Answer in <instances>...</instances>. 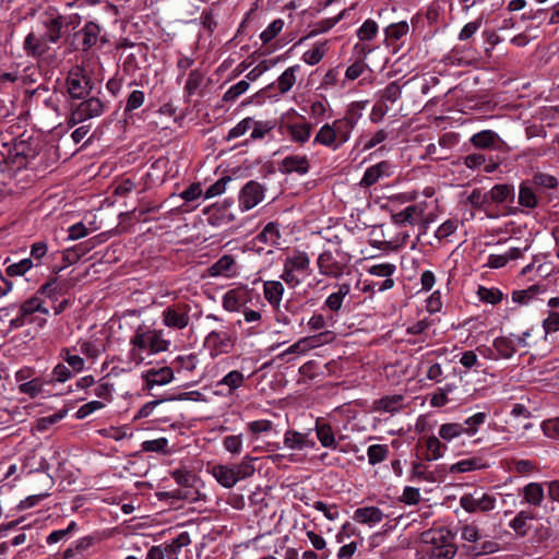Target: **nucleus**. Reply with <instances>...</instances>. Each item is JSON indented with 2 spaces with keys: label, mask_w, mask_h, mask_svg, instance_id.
I'll return each instance as SVG.
<instances>
[{
  "label": "nucleus",
  "mask_w": 559,
  "mask_h": 559,
  "mask_svg": "<svg viewBox=\"0 0 559 559\" xmlns=\"http://www.w3.org/2000/svg\"><path fill=\"white\" fill-rule=\"evenodd\" d=\"M418 559H452L456 554L453 534L444 528H432L421 534Z\"/></svg>",
  "instance_id": "f257e3e1"
},
{
  "label": "nucleus",
  "mask_w": 559,
  "mask_h": 559,
  "mask_svg": "<svg viewBox=\"0 0 559 559\" xmlns=\"http://www.w3.org/2000/svg\"><path fill=\"white\" fill-rule=\"evenodd\" d=\"M34 156L35 151L24 142L15 144L8 158L2 163L0 162V169L3 177H5L7 174L8 178H14L19 183H24L27 177L24 176V171L27 170V165Z\"/></svg>",
  "instance_id": "f03ea898"
},
{
  "label": "nucleus",
  "mask_w": 559,
  "mask_h": 559,
  "mask_svg": "<svg viewBox=\"0 0 559 559\" xmlns=\"http://www.w3.org/2000/svg\"><path fill=\"white\" fill-rule=\"evenodd\" d=\"M130 344L133 346L131 355L133 359L140 364L143 358L135 354V349L146 350L148 349L152 354L166 352L169 347V341L163 337V331L150 330L144 326H139L134 335L130 340Z\"/></svg>",
  "instance_id": "7ed1b4c3"
},
{
  "label": "nucleus",
  "mask_w": 559,
  "mask_h": 559,
  "mask_svg": "<svg viewBox=\"0 0 559 559\" xmlns=\"http://www.w3.org/2000/svg\"><path fill=\"white\" fill-rule=\"evenodd\" d=\"M41 33L37 39V53L44 52L41 46L47 43L57 44L67 28V22L56 9H49L40 15Z\"/></svg>",
  "instance_id": "20e7f679"
},
{
  "label": "nucleus",
  "mask_w": 559,
  "mask_h": 559,
  "mask_svg": "<svg viewBox=\"0 0 559 559\" xmlns=\"http://www.w3.org/2000/svg\"><path fill=\"white\" fill-rule=\"evenodd\" d=\"M237 342V335L231 329L223 325L221 329L212 330L204 338V347L212 358L233 352Z\"/></svg>",
  "instance_id": "39448f33"
},
{
  "label": "nucleus",
  "mask_w": 559,
  "mask_h": 559,
  "mask_svg": "<svg viewBox=\"0 0 559 559\" xmlns=\"http://www.w3.org/2000/svg\"><path fill=\"white\" fill-rule=\"evenodd\" d=\"M317 265L320 274L331 278H338L344 274L346 261L341 251L324 250L319 254Z\"/></svg>",
  "instance_id": "423d86ee"
},
{
  "label": "nucleus",
  "mask_w": 559,
  "mask_h": 559,
  "mask_svg": "<svg viewBox=\"0 0 559 559\" xmlns=\"http://www.w3.org/2000/svg\"><path fill=\"white\" fill-rule=\"evenodd\" d=\"M191 306L177 302L167 306L162 312L163 324L173 330H183L190 324Z\"/></svg>",
  "instance_id": "0eeeda50"
},
{
  "label": "nucleus",
  "mask_w": 559,
  "mask_h": 559,
  "mask_svg": "<svg viewBox=\"0 0 559 559\" xmlns=\"http://www.w3.org/2000/svg\"><path fill=\"white\" fill-rule=\"evenodd\" d=\"M67 86L72 98L82 99L92 91L93 82L84 68L75 67L69 71Z\"/></svg>",
  "instance_id": "6e6552de"
},
{
  "label": "nucleus",
  "mask_w": 559,
  "mask_h": 559,
  "mask_svg": "<svg viewBox=\"0 0 559 559\" xmlns=\"http://www.w3.org/2000/svg\"><path fill=\"white\" fill-rule=\"evenodd\" d=\"M104 110L105 105L99 98L90 97L72 109L69 118V124L73 127L87 119L98 117L104 112Z\"/></svg>",
  "instance_id": "1a4fd4ad"
},
{
  "label": "nucleus",
  "mask_w": 559,
  "mask_h": 559,
  "mask_svg": "<svg viewBox=\"0 0 559 559\" xmlns=\"http://www.w3.org/2000/svg\"><path fill=\"white\" fill-rule=\"evenodd\" d=\"M460 506L468 513L488 512L495 509L496 498L488 493H465L460 498Z\"/></svg>",
  "instance_id": "9d476101"
},
{
  "label": "nucleus",
  "mask_w": 559,
  "mask_h": 559,
  "mask_svg": "<svg viewBox=\"0 0 559 559\" xmlns=\"http://www.w3.org/2000/svg\"><path fill=\"white\" fill-rule=\"evenodd\" d=\"M360 114L355 105H352L345 116L341 119H336L333 121V127L338 139V144L343 145L346 143L352 134V131L355 129Z\"/></svg>",
  "instance_id": "9b49d317"
},
{
  "label": "nucleus",
  "mask_w": 559,
  "mask_h": 559,
  "mask_svg": "<svg viewBox=\"0 0 559 559\" xmlns=\"http://www.w3.org/2000/svg\"><path fill=\"white\" fill-rule=\"evenodd\" d=\"M264 198V188L257 181L247 182L239 194V207L249 211L257 206Z\"/></svg>",
  "instance_id": "f8f14e48"
},
{
  "label": "nucleus",
  "mask_w": 559,
  "mask_h": 559,
  "mask_svg": "<svg viewBox=\"0 0 559 559\" xmlns=\"http://www.w3.org/2000/svg\"><path fill=\"white\" fill-rule=\"evenodd\" d=\"M427 203L418 202L406 206L404 210L392 215V222L397 226L412 225L415 226L427 212Z\"/></svg>",
  "instance_id": "ddd939ff"
},
{
  "label": "nucleus",
  "mask_w": 559,
  "mask_h": 559,
  "mask_svg": "<svg viewBox=\"0 0 559 559\" xmlns=\"http://www.w3.org/2000/svg\"><path fill=\"white\" fill-rule=\"evenodd\" d=\"M392 174V165L388 160H382L376 165L368 167L361 178L359 186L369 188L377 183L384 177H390Z\"/></svg>",
  "instance_id": "4468645a"
},
{
  "label": "nucleus",
  "mask_w": 559,
  "mask_h": 559,
  "mask_svg": "<svg viewBox=\"0 0 559 559\" xmlns=\"http://www.w3.org/2000/svg\"><path fill=\"white\" fill-rule=\"evenodd\" d=\"M142 379L145 382V389L152 390L155 385H165L171 382L174 371L170 367L151 368L143 372Z\"/></svg>",
  "instance_id": "2eb2a0df"
},
{
  "label": "nucleus",
  "mask_w": 559,
  "mask_h": 559,
  "mask_svg": "<svg viewBox=\"0 0 559 559\" xmlns=\"http://www.w3.org/2000/svg\"><path fill=\"white\" fill-rule=\"evenodd\" d=\"M50 465L46 459H43L37 467V502L48 497L49 491L53 488L55 479L49 473Z\"/></svg>",
  "instance_id": "dca6fc26"
},
{
  "label": "nucleus",
  "mask_w": 559,
  "mask_h": 559,
  "mask_svg": "<svg viewBox=\"0 0 559 559\" xmlns=\"http://www.w3.org/2000/svg\"><path fill=\"white\" fill-rule=\"evenodd\" d=\"M248 301V290L237 287L227 290L222 299L223 308L228 312L239 311Z\"/></svg>",
  "instance_id": "f3484780"
},
{
  "label": "nucleus",
  "mask_w": 559,
  "mask_h": 559,
  "mask_svg": "<svg viewBox=\"0 0 559 559\" xmlns=\"http://www.w3.org/2000/svg\"><path fill=\"white\" fill-rule=\"evenodd\" d=\"M207 273L212 277L224 276L227 278L236 274V260L233 255L224 254L214 264H212Z\"/></svg>",
  "instance_id": "a211bd4d"
},
{
  "label": "nucleus",
  "mask_w": 559,
  "mask_h": 559,
  "mask_svg": "<svg viewBox=\"0 0 559 559\" xmlns=\"http://www.w3.org/2000/svg\"><path fill=\"white\" fill-rule=\"evenodd\" d=\"M300 72V66L295 64L287 68L277 79L269 85V88H276L280 94L288 93L297 81V74Z\"/></svg>",
  "instance_id": "6ab92c4d"
},
{
  "label": "nucleus",
  "mask_w": 559,
  "mask_h": 559,
  "mask_svg": "<svg viewBox=\"0 0 559 559\" xmlns=\"http://www.w3.org/2000/svg\"><path fill=\"white\" fill-rule=\"evenodd\" d=\"M320 337H321V334L300 338L299 341H297L296 343L290 345L287 349H285L283 353H281L277 356V359L285 360V358L288 355H292V354L300 355V354H305V353L309 352L310 349L316 348L320 344ZM286 361H288V359H286Z\"/></svg>",
  "instance_id": "aec40b11"
},
{
  "label": "nucleus",
  "mask_w": 559,
  "mask_h": 559,
  "mask_svg": "<svg viewBox=\"0 0 559 559\" xmlns=\"http://www.w3.org/2000/svg\"><path fill=\"white\" fill-rule=\"evenodd\" d=\"M284 444L290 450L300 451L306 448H314L316 442L309 438V433L287 430L284 435Z\"/></svg>",
  "instance_id": "412c9836"
},
{
  "label": "nucleus",
  "mask_w": 559,
  "mask_h": 559,
  "mask_svg": "<svg viewBox=\"0 0 559 559\" xmlns=\"http://www.w3.org/2000/svg\"><path fill=\"white\" fill-rule=\"evenodd\" d=\"M281 170L286 174L297 173L305 175L309 170V160L305 155H289L281 163Z\"/></svg>",
  "instance_id": "4be33fe9"
},
{
  "label": "nucleus",
  "mask_w": 559,
  "mask_h": 559,
  "mask_svg": "<svg viewBox=\"0 0 559 559\" xmlns=\"http://www.w3.org/2000/svg\"><path fill=\"white\" fill-rule=\"evenodd\" d=\"M211 474L225 488H231L238 483L234 465H214Z\"/></svg>",
  "instance_id": "5701e85b"
},
{
  "label": "nucleus",
  "mask_w": 559,
  "mask_h": 559,
  "mask_svg": "<svg viewBox=\"0 0 559 559\" xmlns=\"http://www.w3.org/2000/svg\"><path fill=\"white\" fill-rule=\"evenodd\" d=\"M403 401L401 394L386 395L373 402V411L394 414L403 408Z\"/></svg>",
  "instance_id": "b1692460"
},
{
  "label": "nucleus",
  "mask_w": 559,
  "mask_h": 559,
  "mask_svg": "<svg viewBox=\"0 0 559 559\" xmlns=\"http://www.w3.org/2000/svg\"><path fill=\"white\" fill-rule=\"evenodd\" d=\"M59 103H60V94H58L57 92H53L47 99L44 100L45 107L50 110V114H48L50 121L43 122V127L40 128V131L49 132L50 130H52L53 128H56L57 126L60 124L59 119H58Z\"/></svg>",
  "instance_id": "393cba45"
},
{
  "label": "nucleus",
  "mask_w": 559,
  "mask_h": 559,
  "mask_svg": "<svg viewBox=\"0 0 559 559\" xmlns=\"http://www.w3.org/2000/svg\"><path fill=\"white\" fill-rule=\"evenodd\" d=\"M284 294V286L280 281H266L263 284V295L269 304L278 309Z\"/></svg>",
  "instance_id": "a878e982"
},
{
  "label": "nucleus",
  "mask_w": 559,
  "mask_h": 559,
  "mask_svg": "<svg viewBox=\"0 0 559 559\" xmlns=\"http://www.w3.org/2000/svg\"><path fill=\"white\" fill-rule=\"evenodd\" d=\"M246 382V377L239 370H231L225 374L216 384L218 388H226L227 395H233Z\"/></svg>",
  "instance_id": "bb28decb"
},
{
  "label": "nucleus",
  "mask_w": 559,
  "mask_h": 559,
  "mask_svg": "<svg viewBox=\"0 0 559 559\" xmlns=\"http://www.w3.org/2000/svg\"><path fill=\"white\" fill-rule=\"evenodd\" d=\"M313 143L332 147L333 150H337L341 146L332 123H325L320 128L314 136Z\"/></svg>",
  "instance_id": "cd10ccee"
},
{
  "label": "nucleus",
  "mask_w": 559,
  "mask_h": 559,
  "mask_svg": "<svg viewBox=\"0 0 559 559\" xmlns=\"http://www.w3.org/2000/svg\"><path fill=\"white\" fill-rule=\"evenodd\" d=\"M314 429L318 440L320 441L322 447L331 449L336 448L337 442L335 440L333 429L329 424L322 421L321 419H317Z\"/></svg>",
  "instance_id": "c85d7f7f"
},
{
  "label": "nucleus",
  "mask_w": 559,
  "mask_h": 559,
  "mask_svg": "<svg viewBox=\"0 0 559 559\" xmlns=\"http://www.w3.org/2000/svg\"><path fill=\"white\" fill-rule=\"evenodd\" d=\"M383 512L377 507L359 508L355 511L354 519L365 524H376L383 520Z\"/></svg>",
  "instance_id": "c756f323"
},
{
  "label": "nucleus",
  "mask_w": 559,
  "mask_h": 559,
  "mask_svg": "<svg viewBox=\"0 0 559 559\" xmlns=\"http://www.w3.org/2000/svg\"><path fill=\"white\" fill-rule=\"evenodd\" d=\"M469 141L475 147L486 150L495 147L499 141V135L492 130H483L475 133Z\"/></svg>",
  "instance_id": "7c9ffc66"
},
{
  "label": "nucleus",
  "mask_w": 559,
  "mask_h": 559,
  "mask_svg": "<svg viewBox=\"0 0 559 559\" xmlns=\"http://www.w3.org/2000/svg\"><path fill=\"white\" fill-rule=\"evenodd\" d=\"M100 27L94 22H88L79 32V36L82 37L83 50L92 48L98 40Z\"/></svg>",
  "instance_id": "2f4dec72"
},
{
  "label": "nucleus",
  "mask_w": 559,
  "mask_h": 559,
  "mask_svg": "<svg viewBox=\"0 0 559 559\" xmlns=\"http://www.w3.org/2000/svg\"><path fill=\"white\" fill-rule=\"evenodd\" d=\"M350 285L343 283L338 285L337 292L332 293L325 299V306L333 312H338L342 308L344 298L349 294Z\"/></svg>",
  "instance_id": "473e14b6"
},
{
  "label": "nucleus",
  "mask_w": 559,
  "mask_h": 559,
  "mask_svg": "<svg viewBox=\"0 0 559 559\" xmlns=\"http://www.w3.org/2000/svg\"><path fill=\"white\" fill-rule=\"evenodd\" d=\"M4 263H9L7 266V274L9 276H23L27 271H29L33 267V260L32 258H24L21 260H14L12 258H7Z\"/></svg>",
  "instance_id": "72a5a7b5"
},
{
  "label": "nucleus",
  "mask_w": 559,
  "mask_h": 559,
  "mask_svg": "<svg viewBox=\"0 0 559 559\" xmlns=\"http://www.w3.org/2000/svg\"><path fill=\"white\" fill-rule=\"evenodd\" d=\"M535 519V514L532 511L523 510L520 511L516 516L510 522V527L519 535L525 536L530 530L528 521Z\"/></svg>",
  "instance_id": "f704fd0d"
},
{
  "label": "nucleus",
  "mask_w": 559,
  "mask_h": 559,
  "mask_svg": "<svg viewBox=\"0 0 559 559\" xmlns=\"http://www.w3.org/2000/svg\"><path fill=\"white\" fill-rule=\"evenodd\" d=\"M523 499L525 502L539 507L544 500V488L538 483H530L523 488Z\"/></svg>",
  "instance_id": "c9c22d12"
},
{
  "label": "nucleus",
  "mask_w": 559,
  "mask_h": 559,
  "mask_svg": "<svg viewBox=\"0 0 559 559\" xmlns=\"http://www.w3.org/2000/svg\"><path fill=\"white\" fill-rule=\"evenodd\" d=\"M344 13H345V11H342L338 15H336L334 17H330V19H325V20L317 22L314 24L313 28L310 31V33L306 37L300 38L298 44L302 43L307 38L314 37L319 34H323V33H326L328 31H330L343 19Z\"/></svg>",
  "instance_id": "e433bc0d"
},
{
  "label": "nucleus",
  "mask_w": 559,
  "mask_h": 559,
  "mask_svg": "<svg viewBox=\"0 0 559 559\" xmlns=\"http://www.w3.org/2000/svg\"><path fill=\"white\" fill-rule=\"evenodd\" d=\"M546 292V287L542 284H535L530 286L527 289L514 290L512 299L514 302L525 305L528 304L535 296Z\"/></svg>",
  "instance_id": "4c0bfd02"
},
{
  "label": "nucleus",
  "mask_w": 559,
  "mask_h": 559,
  "mask_svg": "<svg viewBox=\"0 0 559 559\" xmlns=\"http://www.w3.org/2000/svg\"><path fill=\"white\" fill-rule=\"evenodd\" d=\"M35 312V302L34 298H29L26 300L20 308V314L15 319L11 321V324L15 328H20L25 323L33 322V314Z\"/></svg>",
  "instance_id": "58836bf2"
},
{
  "label": "nucleus",
  "mask_w": 559,
  "mask_h": 559,
  "mask_svg": "<svg viewBox=\"0 0 559 559\" xmlns=\"http://www.w3.org/2000/svg\"><path fill=\"white\" fill-rule=\"evenodd\" d=\"M513 188L509 185H496L486 193L487 201L493 203H502L510 197H513Z\"/></svg>",
  "instance_id": "ea45409f"
},
{
  "label": "nucleus",
  "mask_w": 559,
  "mask_h": 559,
  "mask_svg": "<svg viewBox=\"0 0 559 559\" xmlns=\"http://www.w3.org/2000/svg\"><path fill=\"white\" fill-rule=\"evenodd\" d=\"M284 263L295 272H306L310 267V259L306 252H295L287 257Z\"/></svg>",
  "instance_id": "a19ab883"
},
{
  "label": "nucleus",
  "mask_w": 559,
  "mask_h": 559,
  "mask_svg": "<svg viewBox=\"0 0 559 559\" xmlns=\"http://www.w3.org/2000/svg\"><path fill=\"white\" fill-rule=\"evenodd\" d=\"M378 95L379 102H383L384 104H394L402 96V86L399 84L397 81L391 82L382 91H380Z\"/></svg>",
  "instance_id": "79ce46f5"
},
{
  "label": "nucleus",
  "mask_w": 559,
  "mask_h": 559,
  "mask_svg": "<svg viewBox=\"0 0 559 559\" xmlns=\"http://www.w3.org/2000/svg\"><path fill=\"white\" fill-rule=\"evenodd\" d=\"M312 127L309 123H294L288 126L290 138L299 143H305L311 135Z\"/></svg>",
  "instance_id": "37998d69"
},
{
  "label": "nucleus",
  "mask_w": 559,
  "mask_h": 559,
  "mask_svg": "<svg viewBox=\"0 0 559 559\" xmlns=\"http://www.w3.org/2000/svg\"><path fill=\"white\" fill-rule=\"evenodd\" d=\"M519 203L522 206L534 209L537 206V197L527 182H522L519 191Z\"/></svg>",
  "instance_id": "c03bdc74"
},
{
  "label": "nucleus",
  "mask_w": 559,
  "mask_h": 559,
  "mask_svg": "<svg viewBox=\"0 0 559 559\" xmlns=\"http://www.w3.org/2000/svg\"><path fill=\"white\" fill-rule=\"evenodd\" d=\"M464 431L460 423H447L440 426L439 437L444 441H451L465 435Z\"/></svg>",
  "instance_id": "a18cd8bd"
},
{
  "label": "nucleus",
  "mask_w": 559,
  "mask_h": 559,
  "mask_svg": "<svg viewBox=\"0 0 559 559\" xmlns=\"http://www.w3.org/2000/svg\"><path fill=\"white\" fill-rule=\"evenodd\" d=\"M169 499L174 500H186V501H197L199 499V491L195 488H177L163 493Z\"/></svg>",
  "instance_id": "49530a36"
},
{
  "label": "nucleus",
  "mask_w": 559,
  "mask_h": 559,
  "mask_svg": "<svg viewBox=\"0 0 559 559\" xmlns=\"http://www.w3.org/2000/svg\"><path fill=\"white\" fill-rule=\"evenodd\" d=\"M486 465L478 457L462 460L450 467L451 473H465L469 471L485 468Z\"/></svg>",
  "instance_id": "de8ad7c7"
},
{
  "label": "nucleus",
  "mask_w": 559,
  "mask_h": 559,
  "mask_svg": "<svg viewBox=\"0 0 559 559\" xmlns=\"http://www.w3.org/2000/svg\"><path fill=\"white\" fill-rule=\"evenodd\" d=\"M508 467L518 475H527L537 471L536 464L530 460L511 459Z\"/></svg>",
  "instance_id": "09e8293b"
},
{
  "label": "nucleus",
  "mask_w": 559,
  "mask_h": 559,
  "mask_svg": "<svg viewBox=\"0 0 559 559\" xmlns=\"http://www.w3.org/2000/svg\"><path fill=\"white\" fill-rule=\"evenodd\" d=\"M255 459L249 455L245 456L239 464L234 465L237 480L246 479L252 476L255 472L253 461Z\"/></svg>",
  "instance_id": "8fccbe9b"
},
{
  "label": "nucleus",
  "mask_w": 559,
  "mask_h": 559,
  "mask_svg": "<svg viewBox=\"0 0 559 559\" xmlns=\"http://www.w3.org/2000/svg\"><path fill=\"white\" fill-rule=\"evenodd\" d=\"M326 53V43H319L302 55V60L309 66L318 64Z\"/></svg>",
  "instance_id": "3c124183"
},
{
  "label": "nucleus",
  "mask_w": 559,
  "mask_h": 559,
  "mask_svg": "<svg viewBox=\"0 0 559 559\" xmlns=\"http://www.w3.org/2000/svg\"><path fill=\"white\" fill-rule=\"evenodd\" d=\"M485 413H476L475 415L468 417L463 424H461V426L465 430L464 433L466 436L473 437L478 431L479 426L485 423Z\"/></svg>",
  "instance_id": "603ef678"
},
{
  "label": "nucleus",
  "mask_w": 559,
  "mask_h": 559,
  "mask_svg": "<svg viewBox=\"0 0 559 559\" xmlns=\"http://www.w3.org/2000/svg\"><path fill=\"white\" fill-rule=\"evenodd\" d=\"M258 239L272 246L277 245L280 239L278 225L273 222L266 224L263 230L259 234Z\"/></svg>",
  "instance_id": "864d4df0"
},
{
  "label": "nucleus",
  "mask_w": 559,
  "mask_h": 559,
  "mask_svg": "<svg viewBox=\"0 0 559 559\" xmlns=\"http://www.w3.org/2000/svg\"><path fill=\"white\" fill-rule=\"evenodd\" d=\"M389 449L385 444H372L367 450L368 461L371 465H376L384 461L388 456Z\"/></svg>",
  "instance_id": "5fc2aeb1"
},
{
  "label": "nucleus",
  "mask_w": 559,
  "mask_h": 559,
  "mask_svg": "<svg viewBox=\"0 0 559 559\" xmlns=\"http://www.w3.org/2000/svg\"><path fill=\"white\" fill-rule=\"evenodd\" d=\"M479 299L484 302L496 305L502 300V293L498 288L479 286L477 290Z\"/></svg>",
  "instance_id": "6e6d98bb"
},
{
  "label": "nucleus",
  "mask_w": 559,
  "mask_h": 559,
  "mask_svg": "<svg viewBox=\"0 0 559 559\" xmlns=\"http://www.w3.org/2000/svg\"><path fill=\"white\" fill-rule=\"evenodd\" d=\"M493 347L502 358H510L515 353L513 342L507 337H497L493 341Z\"/></svg>",
  "instance_id": "4d7b16f0"
},
{
  "label": "nucleus",
  "mask_w": 559,
  "mask_h": 559,
  "mask_svg": "<svg viewBox=\"0 0 559 559\" xmlns=\"http://www.w3.org/2000/svg\"><path fill=\"white\" fill-rule=\"evenodd\" d=\"M378 33V24L373 20H366L357 31L360 40H371Z\"/></svg>",
  "instance_id": "13d9d810"
},
{
  "label": "nucleus",
  "mask_w": 559,
  "mask_h": 559,
  "mask_svg": "<svg viewBox=\"0 0 559 559\" xmlns=\"http://www.w3.org/2000/svg\"><path fill=\"white\" fill-rule=\"evenodd\" d=\"M272 429L273 423L267 419L253 420L247 425L248 432L251 433L253 437H258L261 433L270 432Z\"/></svg>",
  "instance_id": "bf43d9fd"
},
{
  "label": "nucleus",
  "mask_w": 559,
  "mask_h": 559,
  "mask_svg": "<svg viewBox=\"0 0 559 559\" xmlns=\"http://www.w3.org/2000/svg\"><path fill=\"white\" fill-rule=\"evenodd\" d=\"M203 79H204V74L200 70H198V69L192 70L188 75V80L185 85V91L189 95H193L198 91V88L201 86Z\"/></svg>",
  "instance_id": "052dcab7"
},
{
  "label": "nucleus",
  "mask_w": 559,
  "mask_h": 559,
  "mask_svg": "<svg viewBox=\"0 0 559 559\" xmlns=\"http://www.w3.org/2000/svg\"><path fill=\"white\" fill-rule=\"evenodd\" d=\"M248 88L249 83L247 81H239L225 92L223 100L226 103L235 102L239 96L246 93Z\"/></svg>",
  "instance_id": "680f3d73"
},
{
  "label": "nucleus",
  "mask_w": 559,
  "mask_h": 559,
  "mask_svg": "<svg viewBox=\"0 0 559 559\" xmlns=\"http://www.w3.org/2000/svg\"><path fill=\"white\" fill-rule=\"evenodd\" d=\"M68 413V409L66 407L59 409L53 415L49 416H43L40 418H37V430H45L48 429L49 426L58 423Z\"/></svg>",
  "instance_id": "e2e57ef3"
},
{
  "label": "nucleus",
  "mask_w": 559,
  "mask_h": 559,
  "mask_svg": "<svg viewBox=\"0 0 559 559\" xmlns=\"http://www.w3.org/2000/svg\"><path fill=\"white\" fill-rule=\"evenodd\" d=\"M408 31L409 26L406 22H399L391 24L385 28V36L389 39L399 40L404 35H406Z\"/></svg>",
  "instance_id": "0e129e2a"
},
{
  "label": "nucleus",
  "mask_w": 559,
  "mask_h": 559,
  "mask_svg": "<svg viewBox=\"0 0 559 559\" xmlns=\"http://www.w3.org/2000/svg\"><path fill=\"white\" fill-rule=\"evenodd\" d=\"M284 22L281 19L274 20L266 29H264L260 38L263 41V44L270 43L273 38H275L278 33L283 29Z\"/></svg>",
  "instance_id": "69168bd1"
},
{
  "label": "nucleus",
  "mask_w": 559,
  "mask_h": 559,
  "mask_svg": "<svg viewBox=\"0 0 559 559\" xmlns=\"http://www.w3.org/2000/svg\"><path fill=\"white\" fill-rule=\"evenodd\" d=\"M533 183L545 189H555L558 186V179L549 174L536 173L533 176Z\"/></svg>",
  "instance_id": "338daca9"
},
{
  "label": "nucleus",
  "mask_w": 559,
  "mask_h": 559,
  "mask_svg": "<svg viewBox=\"0 0 559 559\" xmlns=\"http://www.w3.org/2000/svg\"><path fill=\"white\" fill-rule=\"evenodd\" d=\"M171 477L180 486V488H193L194 475L188 471L175 469L171 472Z\"/></svg>",
  "instance_id": "774afa93"
}]
</instances>
